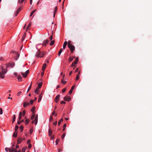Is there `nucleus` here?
I'll return each mask as SVG.
<instances>
[{"label": "nucleus", "instance_id": "6e6552de", "mask_svg": "<svg viewBox=\"0 0 152 152\" xmlns=\"http://www.w3.org/2000/svg\"><path fill=\"white\" fill-rule=\"evenodd\" d=\"M22 8L21 7H20L16 11V12L15 13V16H17L18 15V14L20 12V11L21 10Z\"/></svg>", "mask_w": 152, "mask_h": 152}, {"label": "nucleus", "instance_id": "b1692460", "mask_svg": "<svg viewBox=\"0 0 152 152\" xmlns=\"http://www.w3.org/2000/svg\"><path fill=\"white\" fill-rule=\"evenodd\" d=\"M71 42H72L69 40L68 41V42L67 43V45H68V47H69V46H70V45H72L71 44Z\"/></svg>", "mask_w": 152, "mask_h": 152}, {"label": "nucleus", "instance_id": "20e7f679", "mask_svg": "<svg viewBox=\"0 0 152 152\" xmlns=\"http://www.w3.org/2000/svg\"><path fill=\"white\" fill-rule=\"evenodd\" d=\"M42 82L38 84V87L36 88V89H35L34 92L35 93H36L37 94H38V91L39 89L41 87H42Z\"/></svg>", "mask_w": 152, "mask_h": 152}, {"label": "nucleus", "instance_id": "39448f33", "mask_svg": "<svg viewBox=\"0 0 152 152\" xmlns=\"http://www.w3.org/2000/svg\"><path fill=\"white\" fill-rule=\"evenodd\" d=\"M71 51V52L72 53H73L74 51L75 50V48L74 45H72L68 47Z\"/></svg>", "mask_w": 152, "mask_h": 152}, {"label": "nucleus", "instance_id": "4c0bfd02", "mask_svg": "<svg viewBox=\"0 0 152 152\" xmlns=\"http://www.w3.org/2000/svg\"><path fill=\"white\" fill-rule=\"evenodd\" d=\"M31 84H32V83H31L30 86H29V87L28 88V89L27 90V93L31 89Z\"/></svg>", "mask_w": 152, "mask_h": 152}, {"label": "nucleus", "instance_id": "4be33fe9", "mask_svg": "<svg viewBox=\"0 0 152 152\" xmlns=\"http://www.w3.org/2000/svg\"><path fill=\"white\" fill-rule=\"evenodd\" d=\"M67 83V81H64V78L62 79L61 80V83L63 84V85H65Z\"/></svg>", "mask_w": 152, "mask_h": 152}, {"label": "nucleus", "instance_id": "f257e3e1", "mask_svg": "<svg viewBox=\"0 0 152 152\" xmlns=\"http://www.w3.org/2000/svg\"><path fill=\"white\" fill-rule=\"evenodd\" d=\"M45 53L44 51L41 52L40 51L38 50L36 54V56L38 57H43L45 55Z\"/></svg>", "mask_w": 152, "mask_h": 152}, {"label": "nucleus", "instance_id": "7c9ffc66", "mask_svg": "<svg viewBox=\"0 0 152 152\" xmlns=\"http://www.w3.org/2000/svg\"><path fill=\"white\" fill-rule=\"evenodd\" d=\"M29 120L28 119H26L25 120V123L26 124H27L29 122Z\"/></svg>", "mask_w": 152, "mask_h": 152}, {"label": "nucleus", "instance_id": "e2e57ef3", "mask_svg": "<svg viewBox=\"0 0 152 152\" xmlns=\"http://www.w3.org/2000/svg\"><path fill=\"white\" fill-rule=\"evenodd\" d=\"M49 39H50V40H52V39H53V36L52 35H51V36L50 37H49Z\"/></svg>", "mask_w": 152, "mask_h": 152}, {"label": "nucleus", "instance_id": "f8f14e48", "mask_svg": "<svg viewBox=\"0 0 152 152\" xmlns=\"http://www.w3.org/2000/svg\"><path fill=\"white\" fill-rule=\"evenodd\" d=\"M48 42L49 40L48 39H46L45 40L44 42L43 45L44 46H46V44L48 43Z\"/></svg>", "mask_w": 152, "mask_h": 152}, {"label": "nucleus", "instance_id": "79ce46f5", "mask_svg": "<svg viewBox=\"0 0 152 152\" xmlns=\"http://www.w3.org/2000/svg\"><path fill=\"white\" fill-rule=\"evenodd\" d=\"M80 78V76L79 75H77L76 78V80H78Z\"/></svg>", "mask_w": 152, "mask_h": 152}, {"label": "nucleus", "instance_id": "a878e982", "mask_svg": "<svg viewBox=\"0 0 152 152\" xmlns=\"http://www.w3.org/2000/svg\"><path fill=\"white\" fill-rule=\"evenodd\" d=\"M36 10L35 9L31 12L30 15V16H31L33 15V13L36 11Z\"/></svg>", "mask_w": 152, "mask_h": 152}, {"label": "nucleus", "instance_id": "58836bf2", "mask_svg": "<svg viewBox=\"0 0 152 152\" xmlns=\"http://www.w3.org/2000/svg\"><path fill=\"white\" fill-rule=\"evenodd\" d=\"M11 53H15L16 54H18V52L16 51H12L11 52Z\"/></svg>", "mask_w": 152, "mask_h": 152}, {"label": "nucleus", "instance_id": "6e6d98bb", "mask_svg": "<svg viewBox=\"0 0 152 152\" xmlns=\"http://www.w3.org/2000/svg\"><path fill=\"white\" fill-rule=\"evenodd\" d=\"M75 64H75L74 62H73L72 64V67H73L75 66Z\"/></svg>", "mask_w": 152, "mask_h": 152}, {"label": "nucleus", "instance_id": "864d4df0", "mask_svg": "<svg viewBox=\"0 0 152 152\" xmlns=\"http://www.w3.org/2000/svg\"><path fill=\"white\" fill-rule=\"evenodd\" d=\"M3 113V110L2 108H0V114H2Z\"/></svg>", "mask_w": 152, "mask_h": 152}, {"label": "nucleus", "instance_id": "393cba45", "mask_svg": "<svg viewBox=\"0 0 152 152\" xmlns=\"http://www.w3.org/2000/svg\"><path fill=\"white\" fill-rule=\"evenodd\" d=\"M16 117L15 115H14L13 116V118L12 120V123H13L15 121V119Z\"/></svg>", "mask_w": 152, "mask_h": 152}, {"label": "nucleus", "instance_id": "72a5a7b5", "mask_svg": "<svg viewBox=\"0 0 152 152\" xmlns=\"http://www.w3.org/2000/svg\"><path fill=\"white\" fill-rule=\"evenodd\" d=\"M23 126H20V129L21 130V132H22L23 131Z\"/></svg>", "mask_w": 152, "mask_h": 152}, {"label": "nucleus", "instance_id": "2f4dec72", "mask_svg": "<svg viewBox=\"0 0 152 152\" xmlns=\"http://www.w3.org/2000/svg\"><path fill=\"white\" fill-rule=\"evenodd\" d=\"M66 124H65L63 126V131H64L65 130V128L66 127Z\"/></svg>", "mask_w": 152, "mask_h": 152}, {"label": "nucleus", "instance_id": "dca6fc26", "mask_svg": "<svg viewBox=\"0 0 152 152\" xmlns=\"http://www.w3.org/2000/svg\"><path fill=\"white\" fill-rule=\"evenodd\" d=\"M46 63L44 64L43 65L42 67V70L43 71H44L45 70V69L46 67Z\"/></svg>", "mask_w": 152, "mask_h": 152}, {"label": "nucleus", "instance_id": "5701e85b", "mask_svg": "<svg viewBox=\"0 0 152 152\" xmlns=\"http://www.w3.org/2000/svg\"><path fill=\"white\" fill-rule=\"evenodd\" d=\"M63 50V49L62 48H61L60 49V50L59 51L58 53V56L59 57L60 56L61 53L62 52Z\"/></svg>", "mask_w": 152, "mask_h": 152}, {"label": "nucleus", "instance_id": "5fc2aeb1", "mask_svg": "<svg viewBox=\"0 0 152 152\" xmlns=\"http://www.w3.org/2000/svg\"><path fill=\"white\" fill-rule=\"evenodd\" d=\"M26 33H25L24 34V35L23 37H22V39L23 40L24 39V38L26 36Z\"/></svg>", "mask_w": 152, "mask_h": 152}, {"label": "nucleus", "instance_id": "2eb2a0df", "mask_svg": "<svg viewBox=\"0 0 152 152\" xmlns=\"http://www.w3.org/2000/svg\"><path fill=\"white\" fill-rule=\"evenodd\" d=\"M21 74L22 75L23 77H26L27 76V74L26 73V72H25V73H23V72H21Z\"/></svg>", "mask_w": 152, "mask_h": 152}, {"label": "nucleus", "instance_id": "680f3d73", "mask_svg": "<svg viewBox=\"0 0 152 152\" xmlns=\"http://www.w3.org/2000/svg\"><path fill=\"white\" fill-rule=\"evenodd\" d=\"M31 142V140H28L27 141V144H29Z\"/></svg>", "mask_w": 152, "mask_h": 152}, {"label": "nucleus", "instance_id": "f3484780", "mask_svg": "<svg viewBox=\"0 0 152 152\" xmlns=\"http://www.w3.org/2000/svg\"><path fill=\"white\" fill-rule=\"evenodd\" d=\"M18 79L19 81H22V77L20 75H18Z\"/></svg>", "mask_w": 152, "mask_h": 152}, {"label": "nucleus", "instance_id": "49530a36", "mask_svg": "<svg viewBox=\"0 0 152 152\" xmlns=\"http://www.w3.org/2000/svg\"><path fill=\"white\" fill-rule=\"evenodd\" d=\"M53 120V118L52 116H50V118L49 119V121H52Z\"/></svg>", "mask_w": 152, "mask_h": 152}, {"label": "nucleus", "instance_id": "7ed1b4c3", "mask_svg": "<svg viewBox=\"0 0 152 152\" xmlns=\"http://www.w3.org/2000/svg\"><path fill=\"white\" fill-rule=\"evenodd\" d=\"M10 63H9L7 64H6V68H8L9 67H11L12 68H13L14 66H15V63L14 62H12Z\"/></svg>", "mask_w": 152, "mask_h": 152}, {"label": "nucleus", "instance_id": "69168bd1", "mask_svg": "<svg viewBox=\"0 0 152 152\" xmlns=\"http://www.w3.org/2000/svg\"><path fill=\"white\" fill-rule=\"evenodd\" d=\"M75 85H74V86H73L72 87L71 89L72 90H73L74 89V88H75Z\"/></svg>", "mask_w": 152, "mask_h": 152}, {"label": "nucleus", "instance_id": "603ef678", "mask_svg": "<svg viewBox=\"0 0 152 152\" xmlns=\"http://www.w3.org/2000/svg\"><path fill=\"white\" fill-rule=\"evenodd\" d=\"M50 139L51 140H53L54 138V135H51V136H50Z\"/></svg>", "mask_w": 152, "mask_h": 152}, {"label": "nucleus", "instance_id": "bb28decb", "mask_svg": "<svg viewBox=\"0 0 152 152\" xmlns=\"http://www.w3.org/2000/svg\"><path fill=\"white\" fill-rule=\"evenodd\" d=\"M78 61V58L77 57L75 60V61L74 62L75 64H77Z\"/></svg>", "mask_w": 152, "mask_h": 152}, {"label": "nucleus", "instance_id": "4468645a", "mask_svg": "<svg viewBox=\"0 0 152 152\" xmlns=\"http://www.w3.org/2000/svg\"><path fill=\"white\" fill-rule=\"evenodd\" d=\"M42 94H41L39 95V98L38 99V102H39L41 100V99L42 98Z\"/></svg>", "mask_w": 152, "mask_h": 152}, {"label": "nucleus", "instance_id": "09e8293b", "mask_svg": "<svg viewBox=\"0 0 152 152\" xmlns=\"http://www.w3.org/2000/svg\"><path fill=\"white\" fill-rule=\"evenodd\" d=\"M25 114V110H24L23 112V113H22V115L23 116H24Z\"/></svg>", "mask_w": 152, "mask_h": 152}, {"label": "nucleus", "instance_id": "37998d69", "mask_svg": "<svg viewBox=\"0 0 152 152\" xmlns=\"http://www.w3.org/2000/svg\"><path fill=\"white\" fill-rule=\"evenodd\" d=\"M59 140L58 139H56V145H57L58 144Z\"/></svg>", "mask_w": 152, "mask_h": 152}, {"label": "nucleus", "instance_id": "a19ab883", "mask_svg": "<svg viewBox=\"0 0 152 152\" xmlns=\"http://www.w3.org/2000/svg\"><path fill=\"white\" fill-rule=\"evenodd\" d=\"M17 57L16 58H15V59L16 60H17L19 56V54L18 53L17 54Z\"/></svg>", "mask_w": 152, "mask_h": 152}, {"label": "nucleus", "instance_id": "0e129e2a", "mask_svg": "<svg viewBox=\"0 0 152 152\" xmlns=\"http://www.w3.org/2000/svg\"><path fill=\"white\" fill-rule=\"evenodd\" d=\"M60 102L61 104H65L66 103L64 101H61Z\"/></svg>", "mask_w": 152, "mask_h": 152}, {"label": "nucleus", "instance_id": "ea45409f", "mask_svg": "<svg viewBox=\"0 0 152 152\" xmlns=\"http://www.w3.org/2000/svg\"><path fill=\"white\" fill-rule=\"evenodd\" d=\"M66 135V133H64L62 136H61V139H63L64 137H65Z\"/></svg>", "mask_w": 152, "mask_h": 152}, {"label": "nucleus", "instance_id": "473e14b6", "mask_svg": "<svg viewBox=\"0 0 152 152\" xmlns=\"http://www.w3.org/2000/svg\"><path fill=\"white\" fill-rule=\"evenodd\" d=\"M14 148H12L10 149H9L10 152H14Z\"/></svg>", "mask_w": 152, "mask_h": 152}, {"label": "nucleus", "instance_id": "13d9d810", "mask_svg": "<svg viewBox=\"0 0 152 152\" xmlns=\"http://www.w3.org/2000/svg\"><path fill=\"white\" fill-rule=\"evenodd\" d=\"M25 0H21V1H19V4H21L23 3Z\"/></svg>", "mask_w": 152, "mask_h": 152}, {"label": "nucleus", "instance_id": "1a4fd4ad", "mask_svg": "<svg viewBox=\"0 0 152 152\" xmlns=\"http://www.w3.org/2000/svg\"><path fill=\"white\" fill-rule=\"evenodd\" d=\"M52 131L50 128H49L48 132V135L49 136H51L52 134Z\"/></svg>", "mask_w": 152, "mask_h": 152}, {"label": "nucleus", "instance_id": "4d7b16f0", "mask_svg": "<svg viewBox=\"0 0 152 152\" xmlns=\"http://www.w3.org/2000/svg\"><path fill=\"white\" fill-rule=\"evenodd\" d=\"M22 93V92L20 91H19L17 94V95L18 96H19L20 94H21V93Z\"/></svg>", "mask_w": 152, "mask_h": 152}, {"label": "nucleus", "instance_id": "8fccbe9b", "mask_svg": "<svg viewBox=\"0 0 152 152\" xmlns=\"http://www.w3.org/2000/svg\"><path fill=\"white\" fill-rule=\"evenodd\" d=\"M0 69H1L2 70V71H4L5 69H3V67L2 66H0Z\"/></svg>", "mask_w": 152, "mask_h": 152}, {"label": "nucleus", "instance_id": "c03bdc74", "mask_svg": "<svg viewBox=\"0 0 152 152\" xmlns=\"http://www.w3.org/2000/svg\"><path fill=\"white\" fill-rule=\"evenodd\" d=\"M35 117V115L34 114L32 115L31 118V119H33Z\"/></svg>", "mask_w": 152, "mask_h": 152}, {"label": "nucleus", "instance_id": "bf43d9fd", "mask_svg": "<svg viewBox=\"0 0 152 152\" xmlns=\"http://www.w3.org/2000/svg\"><path fill=\"white\" fill-rule=\"evenodd\" d=\"M32 146L31 144H29L28 146V148H31Z\"/></svg>", "mask_w": 152, "mask_h": 152}, {"label": "nucleus", "instance_id": "a18cd8bd", "mask_svg": "<svg viewBox=\"0 0 152 152\" xmlns=\"http://www.w3.org/2000/svg\"><path fill=\"white\" fill-rule=\"evenodd\" d=\"M66 88H64L62 90V92L63 93L65 92L66 91Z\"/></svg>", "mask_w": 152, "mask_h": 152}, {"label": "nucleus", "instance_id": "c756f323", "mask_svg": "<svg viewBox=\"0 0 152 152\" xmlns=\"http://www.w3.org/2000/svg\"><path fill=\"white\" fill-rule=\"evenodd\" d=\"M73 59V58L72 57H70L69 58V62H71Z\"/></svg>", "mask_w": 152, "mask_h": 152}, {"label": "nucleus", "instance_id": "9b49d317", "mask_svg": "<svg viewBox=\"0 0 152 152\" xmlns=\"http://www.w3.org/2000/svg\"><path fill=\"white\" fill-rule=\"evenodd\" d=\"M30 104V103L24 102L23 104V106L24 107H26L27 106L29 105Z\"/></svg>", "mask_w": 152, "mask_h": 152}, {"label": "nucleus", "instance_id": "cd10ccee", "mask_svg": "<svg viewBox=\"0 0 152 152\" xmlns=\"http://www.w3.org/2000/svg\"><path fill=\"white\" fill-rule=\"evenodd\" d=\"M31 23H30L28 25V26H27L26 28V31H27V30L28 29V28L29 27L31 26Z\"/></svg>", "mask_w": 152, "mask_h": 152}, {"label": "nucleus", "instance_id": "e433bc0d", "mask_svg": "<svg viewBox=\"0 0 152 152\" xmlns=\"http://www.w3.org/2000/svg\"><path fill=\"white\" fill-rule=\"evenodd\" d=\"M19 127L18 125H16L15 128V131L17 132V130L18 129Z\"/></svg>", "mask_w": 152, "mask_h": 152}, {"label": "nucleus", "instance_id": "052dcab7", "mask_svg": "<svg viewBox=\"0 0 152 152\" xmlns=\"http://www.w3.org/2000/svg\"><path fill=\"white\" fill-rule=\"evenodd\" d=\"M72 90L71 89V90L69 91V94H72Z\"/></svg>", "mask_w": 152, "mask_h": 152}, {"label": "nucleus", "instance_id": "f704fd0d", "mask_svg": "<svg viewBox=\"0 0 152 152\" xmlns=\"http://www.w3.org/2000/svg\"><path fill=\"white\" fill-rule=\"evenodd\" d=\"M54 40L51 41L50 42V45L51 46L52 45L54 44Z\"/></svg>", "mask_w": 152, "mask_h": 152}, {"label": "nucleus", "instance_id": "6ab92c4d", "mask_svg": "<svg viewBox=\"0 0 152 152\" xmlns=\"http://www.w3.org/2000/svg\"><path fill=\"white\" fill-rule=\"evenodd\" d=\"M17 132L15 131L13 134V137H16L17 136Z\"/></svg>", "mask_w": 152, "mask_h": 152}, {"label": "nucleus", "instance_id": "423d86ee", "mask_svg": "<svg viewBox=\"0 0 152 152\" xmlns=\"http://www.w3.org/2000/svg\"><path fill=\"white\" fill-rule=\"evenodd\" d=\"M60 95H58L55 98L54 100L56 103H57L58 101H59V98L60 97Z\"/></svg>", "mask_w": 152, "mask_h": 152}, {"label": "nucleus", "instance_id": "ddd939ff", "mask_svg": "<svg viewBox=\"0 0 152 152\" xmlns=\"http://www.w3.org/2000/svg\"><path fill=\"white\" fill-rule=\"evenodd\" d=\"M67 44V41H65L63 45V48L64 49H65L66 47V46Z\"/></svg>", "mask_w": 152, "mask_h": 152}, {"label": "nucleus", "instance_id": "c9c22d12", "mask_svg": "<svg viewBox=\"0 0 152 152\" xmlns=\"http://www.w3.org/2000/svg\"><path fill=\"white\" fill-rule=\"evenodd\" d=\"M27 148V147H25L22 149V152H25V150Z\"/></svg>", "mask_w": 152, "mask_h": 152}, {"label": "nucleus", "instance_id": "412c9836", "mask_svg": "<svg viewBox=\"0 0 152 152\" xmlns=\"http://www.w3.org/2000/svg\"><path fill=\"white\" fill-rule=\"evenodd\" d=\"M22 115V113L21 112H20L19 114V117L18 119L19 120H20L21 119Z\"/></svg>", "mask_w": 152, "mask_h": 152}, {"label": "nucleus", "instance_id": "0eeeda50", "mask_svg": "<svg viewBox=\"0 0 152 152\" xmlns=\"http://www.w3.org/2000/svg\"><path fill=\"white\" fill-rule=\"evenodd\" d=\"M64 99L65 101H67L69 102L71 98L68 96H66L64 97Z\"/></svg>", "mask_w": 152, "mask_h": 152}, {"label": "nucleus", "instance_id": "3c124183", "mask_svg": "<svg viewBox=\"0 0 152 152\" xmlns=\"http://www.w3.org/2000/svg\"><path fill=\"white\" fill-rule=\"evenodd\" d=\"M33 131V130L32 129H30V133L31 134Z\"/></svg>", "mask_w": 152, "mask_h": 152}, {"label": "nucleus", "instance_id": "9d476101", "mask_svg": "<svg viewBox=\"0 0 152 152\" xmlns=\"http://www.w3.org/2000/svg\"><path fill=\"white\" fill-rule=\"evenodd\" d=\"M57 9H58L57 7H55V8L54 10V12L53 15V17H54L55 16V15L56 14V12H57Z\"/></svg>", "mask_w": 152, "mask_h": 152}, {"label": "nucleus", "instance_id": "de8ad7c7", "mask_svg": "<svg viewBox=\"0 0 152 152\" xmlns=\"http://www.w3.org/2000/svg\"><path fill=\"white\" fill-rule=\"evenodd\" d=\"M34 102V101L33 100H30V104H33Z\"/></svg>", "mask_w": 152, "mask_h": 152}, {"label": "nucleus", "instance_id": "774afa93", "mask_svg": "<svg viewBox=\"0 0 152 152\" xmlns=\"http://www.w3.org/2000/svg\"><path fill=\"white\" fill-rule=\"evenodd\" d=\"M79 69L78 68H77L75 70V72H77L78 71Z\"/></svg>", "mask_w": 152, "mask_h": 152}, {"label": "nucleus", "instance_id": "f03ea898", "mask_svg": "<svg viewBox=\"0 0 152 152\" xmlns=\"http://www.w3.org/2000/svg\"><path fill=\"white\" fill-rule=\"evenodd\" d=\"M7 69H5L3 71L0 72V78L1 79H3L4 78L5 75L7 72Z\"/></svg>", "mask_w": 152, "mask_h": 152}, {"label": "nucleus", "instance_id": "a211bd4d", "mask_svg": "<svg viewBox=\"0 0 152 152\" xmlns=\"http://www.w3.org/2000/svg\"><path fill=\"white\" fill-rule=\"evenodd\" d=\"M22 141V139L21 138L18 139L17 140V144H19Z\"/></svg>", "mask_w": 152, "mask_h": 152}, {"label": "nucleus", "instance_id": "c85d7f7f", "mask_svg": "<svg viewBox=\"0 0 152 152\" xmlns=\"http://www.w3.org/2000/svg\"><path fill=\"white\" fill-rule=\"evenodd\" d=\"M35 121V125H36L38 122V118H35L34 120Z\"/></svg>", "mask_w": 152, "mask_h": 152}, {"label": "nucleus", "instance_id": "aec40b11", "mask_svg": "<svg viewBox=\"0 0 152 152\" xmlns=\"http://www.w3.org/2000/svg\"><path fill=\"white\" fill-rule=\"evenodd\" d=\"M35 109V106L33 107L31 109V111L32 112V113L33 114H34V110Z\"/></svg>", "mask_w": 152, "mask_h": 152}, {"label": "nucleus", "instance_id": "338daca9", "mask_svg": "<svg viewBox=\"0 0 152 152\" xmlns=\"http://www.w3.org/2000/svg\"><path fill=\"white\" fill-rule=\"evenodd\" d=\"M44 71H43L41 73V75L42 77H43L44 74Z\"/></svg>", "mask_w": 152, "mask_h": 152}]
</instances>
